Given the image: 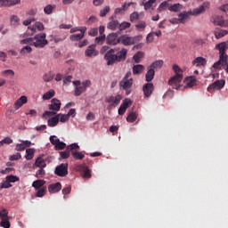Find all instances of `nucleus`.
I'll use <instances>...</instances> for the list:
<instances>
[{
    "label": "nucleus",
    "instance_id": "6e6d98bb",
    "mask_svg": "<svg viewBox=\"0 0 228 228\" xmlns=\"http://www.w3.org/2000/svg\"><path fill=\"white\" fill-rule=\"evenodd\" d=\"M67 147V144L63 142H58V143L55 145L56 151H63Z\"/></svg>",
    "mask_w": 228,
    "mask_h": 228
},
{
    "label": "nucleus",
    "instance_id": "4d7b16f0",
    "mask_svg": "<svg viewBox=\"0 0 228 228\" xmlns=\"http://www.w3.org/2000/svg\"><path fill=\"white\" fill-rule=\"evenodd\" d=\"M20 44H21L22 45H33V38L28 37V38L22 39L20 41Z\"/></svg>",
    "mask_w": 228,
    "mask_h": 228
},
{
    "label": "nucleus",
    "instance_id": "c9c22d12",
    "mask_svg": "<svg viewBox=\"0 0 228 228\" xmlns=\"http://www.w3.org/2000/svg\"><path fill=\"white\" fill-rule=\"evenodd\" d=\"M71 156L74 158V159H84L85 153L83 151H71Z\"/></svg>",
    "mask_w": 228,
    "mask_h": 228
},
{
    "label": "nucleus",
    "instance_id": "f704fd0d",
    "mask_svg": "<svg viewBox=\"0 0 228 228\" xmlns=\"http://www.w3.org/2000/svg\"><path fill=\"white\" fill-rule=\"evenodd\" d=\"M216 38H224L225 35H228V30L225 29H218L214 32Z\"/></svg>",
    "mask_w": 228,
    "mask_h": 228
},
{
    "label": "nucleus",
    "instance_id": "dca6fc26",
    "mask_svg": "<svg viewBox=\"0 0 228 228\" xmlns=\"http://www.w3.org/2000/svg\"><path fill=\"white\" fill-rule=\"evenodd\" d=\"M224 86H225V80H216L208 87V91L211 92V90H222Z\"/></svg>",
    "mask_w": 228,
    "mask_h": 228
},
{
    "label": "nucleus",
    "instance_id": "0eeeda50",
    "mask_svg": "<svg viewBox=\"0 0 228 228\" xmlns=\"http://www.w3.org/2000/svg\"><path fill=\"white\" fill-rule=\"evenodd\" d=\"M228 64V55L227 53L225 54H219V60L218 61L215 62L213 64V69H222V67L223 69H225L226 65Z\"/></svg>",
    "mask_w": 228,
    "mask_h": 228
},
{
    "label": "nucleus",
    "instance_id": "7ed1b4c3",
    "mask_svg": "<svg viewBox=\"0 0 228 228\" xmlns=\"http://www.w3.org/2000/svg\"><path fill=\"white\" fill-rule=\"evenodd\" d=\"M142 38V35L129 37L128 35H122L119 37V44L121 43L123 45H134V44H138Z\"/></svg>",
    "mask_w": 228,
    "mask_h": 228
},
{
    "label": "nucleus",
    "instance_id": "c85d7f7f",
    "mask_svg": "<svg viewBox=\"0 0 228 228\" xmlns=\"http://www.w3.org/2000/svg\"><path fill=\"white\" fill-rule=\"evenodd\" d=\"M28 102V97L21 96L15 102H14V108L15 110H19V108H22L23 104H26Z\"/></svg>",
    "mask_w": 228,
    "mask_h": 228
},
{
    "label": "nucleus",
    "instance_id": "5fc2aeb1",
    "mask_svg": "<svg viewBox=\"0 0 228 228\" xmlns=\"http://www.w3.org/2000/svg\"><path fill=\"white\" fill-rule=\"evenodd\" d=\"M140 19V14L137 12H134L130 14V21L134 22V20H138Z\"/></svg>",
    "mask_w": 228,
    "mask_h": 228
},
{
    "label": "nucleus",
    "instance_id": "052dcab7",
    "mask_svg": "<svg viewBox=\"0 0 228 228\" xmlns=\"http://www.w3.org/2000/svg\"><path fill=\"white\" fill-rule=\"evenodd\" d=\"M20 158H22V155H20V153L18 152L16 154L12 155L9 158V160L10 161H19V159H20Z\"/></svg>",
    "mask_w": 228,
    "mask_h": 228
},
{
    "label": "nucleus",
    "instance_id": "0e129e2a",
    "mask_svg": "<svg viewBox=\"0 0 228 228\" xmlns=\"http://www.w3.org/2000/svg\"><path fill=\"white\" fill-rule=\"evenodd\" d=\"M167 8H169L168 2L165 1L159 4L158 10H159V12H163V10H166Z\"/></svg>",
    "mask_w": 228,
    "mask_h": 228
},
{
    "label": "nucleus",
    "instance_id": "aec40b11",
    "mask_svg": "<svg viewBox=\"0 0 228 228\" xmlns=\"http://www.w3.org/2000/svg\"><path fill=\"white\" fill-rule=\"evenodd\" d=\"M216 51H218L219 55L220 54H227V49H228V42H221L216 45Z\"/></svg>",
    "mask_w": 228,
    "mask_h": 228
},
{
    "label": "nucleus",
    "instance_id": "79ce46f5",
    "mask_svg": "<svg viewBox=\"0 0 228 228\" xmlns=\"http://www.w3.org/2000/svg\"><path fill=\"white\" fill-rule=\"evenodd\" d=\"M129 28H131V23L127 21H123L122 23H119L118 31H124Z\"/></svg>",
    "mask_w": 228,
    "mask_h": 228
},
{
    "label": "nucleus",
    "instance_id": "393cba45",
    "mask_svg": "<svg viewBox=\"0 0 228 228\" xmlns=\"http://www.w3.org/2000/svg\"><path fill=\"white\" fill-rule=\"evenodd\" d=\"M208 61L204 57H197L192 61V65H196V67H206Z\"/></svg>",
    "mask_w": 228,
    "mask_h": 228
},
{
    "label": "nucleus",
    "instance_id": "423d86ee",
    "mask_svg": "<svg viewBox=\"0 0 228 228\" xmlns=\"http://www.w3.org/2000/svg\"><path fill=\"white\" fill-rule=\"evenodd\" d=\"M106 102H108V110H113V108H117L120 104V101H122V95L118 94L116 96H110L106 98Z\"/></svg>",
    "mask_w": 228,
    "mask_h": 228
},
{
    "label": "nucleus",
    "instance_id": "5701e85b",
    "mask_svg": "<svg viewBox=\"0 0 228 228\" xmlns=\"http://www.w3.org/2000/svg\"><path fill=\"white\" fill-rule=\"evenodd\" d=\"M97 54H99V52L95 51V45H89L85 52V55L87 56V58L97 56Z\"/></svg>",
    "mask_w": 228,
    "mask_h": 228
},
{
    "label": "nucleus",
    "instance_id": "7c9ffc66",
    "mask_svg": "<svg viewBox=\"0 0 228 228\" xmlns=\"http://www.w3.org/2000/svg\"><path fill=\"white\" fill-rule=\"evenodd\" d=\"M155 74H156V71H154V69L150 67L145 75L147 83H151V81L154 79Z\"/></svg>",
    "mask_w": 228,
    "mask_h": 228
},
{
    "label": "nucleus",
    "instance_id": "72a5a7b5",
    "mask_svg": "<svg viewBox=\"0 0 228 228\" xmlns=\"http://www.w3.org/2000/svg\"><path fill=\"white\" fill-rule=\"evenodd\" d=\"M25 158L28 161H31V159L35 158V149L33 148L27 149Z\"/></svg>",
    "mask_w": 228,
    "mask_h": 228
},
{
    "label": "nucleus",
    "instance_id": "e433bc0d",
    "mask_svg": "<svg viewBox=\"0 0 228 228\" xmlns=\"http://www.w3.org/2000/svg\"><path fill=\"white\" fill-rule=\"evenodd\" d=\"M156 3V0H149L146 3L142 2L141 6H144V10H151L152 8V4Z\"/></svg>",
    "mask_w": 228,
    "mask_h": 228
},
{
    "label": "nucleus",
    "instance_id": "09e8293b",
    "mask_svg": "<svg viewBox=\"0 0 228 228\" xmlns=\"http://www.w3.org/2000/svg\"><path fill=\"white\" fill-rule=\"evenodd\" d=\"M173 70L175 73V76L177 75L183 76V69H181V67H179V65L177 64L173 65Z\"/></svg>",
    "mask_w": 228,
    "mask_h": 228
},
{
    "label": "nucleus",
    "instance_id": "2f4dec72",
    "mask_svg": "<svg viewBox=\"0 0 228 228\" xmlns=\"http://www.w3.org/2000/svg\"><path fill=\"white\" fill-rule=\"evenodd\" d=\"M144 69H145V67H143V65H142V64L134 65L133 74L134 76H136L138 74H142L143 72Z\"/></svg>",
    "mask_w": 228,
    "mask_h": 228
},
{
    "label": "nucleus",
    "instance_id": "58836bf2",
    "mask_svg": "<svg viewBox=\"0 0 228 228\" xmlns=\"http://www.w3.org/2000/svg\"><path fill=\"white\" fill-rule=\"evenodd\" d=\"M10 217H4L0 222V227L10 228Z\"/></svg>",
    "mask_w": 228,
    "mask_h": 228
},
{
    "label": "nucleus",
    "instance_id": "37998d69",
    "mask_svg": "<svg viewBox=\"0 0 228 228\" xmlns=\"http://www.w3.org/2000/svg\"><path fill=\"white\" fill-rule=\"evenodd\" d=\"M183 8V5L181 4H175L173 5H170L168 7L169 12H179Z\"/></svg>",
    "mask_w": 228,
    "mask_h": 228
},
{
    "label": "nucleus",
    "instance_id": "6e6552de",
    "mask_svg": "<svg viewBox=\"0 0 228 228\" xmlns=\"http://www.w3.org/2000/svg\"><path fill=\"white\" fill-rule=\"evenodd\" d=\"M183 75H175L168 80L169 86H172L174 90H179L181 88L179 83L183 81Z\"/></svg>",
    "mask_w": 228,
    "mask_h": 228
},
{
    "label": "nucleus",
    "instance_id": "4be33fe9",
    "mask_svg": "<svg viewBox=\"0 0 228 228\" xmlns=\"http://www.w3.org/2000/svg\"><path fill=\"white\" fill-rule=\"evenodd\" d=\"M185 88H193L197 86V78L195 77H187L184 79Z\"/></svg>",
    "mask_w": 228,
    "mask_h": 228
},
{
    "label": "nucleus",
    "instance_id": "49530a36",
    "mask_svg": "<svg viewBox=\"0 0 228 228\" xmlns=\"http://www.w3.org/2000/svg\"><path fill=\"white\" fill-rule=\"evenodd\" d=\"M44 81H45V83H49L50 81H53V79H54V74L53 73H46L44 77H43Z\"/></svg>",
    "mask_w": 228,
    "mask_h": 228
},
{
    "label": "nucleus",
    "instance_id": "20e7f679",
    "mask_svg": "<svg viewBox=\"0 0 228 228\" xmlns=\"http://www.w3.org/2000/svg\"><path fill=\"white\" fill-rule=\"evenodd\" d=\"M46 37H47V35L45 33H40V34L36 35L32 38V45L34 47H38L39 49L45 47V45H47V44H49L47 39H45Z\"/></svg>",
    "mask_w": 228,
    "mask_h": 228
},
{
    "label": "nucleus",
    "instance_id": "8fccbe9b",
    "mask_svg": "<svg viewBox=\"0 0 228 228\" xmlns=\"http://www.w3.org/2000/svg\"><path fill=\"white\" fill-rule=\"evenodd\" d=\"M67 151L72 152V151H79V145L77 143H72L67 146Z\"/></svg>",
    "mask_w": 228,
    "mask_h": 228
},
{
    "label": "nucleus",
    "instance_id": "864d4df0",
    "mask_svg": "<svg viewBox=\"0 0 228 228\" xmlns=\"http://www.w3.org/2000/svg\"><path fill=\"white\" fill-rule=\"evenodd\" d=\"M31 51H33V49L31 48V46L29 45H27V46H24L21 50H20V53L21 54H29V53H31Z\"/></svg>",
    "mask_w": 228,
    "mask_h": 228
},
{
    "label": "nucleus",
    "instance_id": "ddd939ff",
    "mask_svg": "<svg viewBox=\"0 0 228 228\" xmlns=\"http://www.w3.org/2000/svg\"><path fill=\"white\" fill-rule=\"evenodd\" d=\"M37 29H38V31H44V23L37 21L34 26L28 27L27 35H35Z\"/></svg>",
    "mask_w": 228,
    "mask_h": 228
},
{
    "label": "nucleus",
    "instance_id": "1a4fd4ad",
    "mask_svg": "<svg viewBox=\"0 0 228 228\" xmlns=\"http://www.w3.org/2000/svg\"><path fill=\"white\" fill-rule=\"evenodd\" d=\"M119 86L125 90L126 95H129L131 94V88L133 87V78H129V80L122 79L119 82Z\"/></svg>",
    "mask_w": 228,
    "mask_h": 228
},
{
    "label": "nucleus",
    "instance_id": "f03ea898",
    "mask_svg": "<svg viewBox=\"0 0 228 228\" xmlns=\"http://www.w3.org/2000/svg\"><path fill=\"white\" fill-rule=\"evenodd\" d=\"M49 110H45L43 114V118H47V117H53L56 115V111H60L61 109V102L60 100L53 98L51 100V103L48 105Z\"/></svg>",
    "mask_w": 228,
    "mask_h": 228
},
{
    "label": "nucleus",
    "instance_id": "a19ab883",
    "mask_svg": "<svg viewBox=\"0 0 228 228\" xmlns=\"http://www.w3.org/2000/svg\"><path fill=\"white\" fill-rule=\"evenodd\" d=\"M36 197L42 198L45 195V191H47V187H42L41 189L36 190Z\"/></svg>",
    "mask_w": 228,
    "mask_h": 228
},
{
    "label": "nucleus",
    "instance_id": "69168bd1",
    "mask_svg": "<svg viewBox=\"0 0 228 228\" xmlns=\"http://www.w3.org/2000/svg\"><path fill=\"white\" fill-rule=\"evenodd\" d=\"M50 142L52 145H54L56 147V145H58V142H60V139L56 138V135H51Z\"/></svg>",
    "mask_w": 228,
    "mask_h": 228
},
{
    "label": "nucleus",
    "instance_id": "13d9d810",
    "mask_svg": "<svg viewBox=\"0 0 228 228\" xmlns=\"http://www.w3.org/2000/svg\"><path fill=\"white\" fill-rule=\"evenodd\" d=\"M108 13H110V6H105L100 11V17H106Z\"/></svg>",
    "mask_w": 228,
    "mask_h": 228
},
{
    "label": "nucleus",
    "instance_id": "bb28decb",
    "mask_svg": "<svg viewBox=\"0 0 228 228\" xmlns=\"http://www.w3.org/2000/svg\"><path fill=\"white\" fill-rule=\"evenodd\" d=\"M119 22L118 20H111L110 21L108 22L107 24V28L110 29L111 31H117L119 28Z\"/></svg>",
    "mask_w": 228,
    "mask_h": 228
},
{
    "label": "nucleus",
    "instance_id": "680f3d73",
    "mask_svg": "<svg viewBox=\"0 0 228 228\" xmlns=\"http://www.w3.org/2000/svg\"><path fill=\"white\" fill-rule=\"evenodd\" d=\"M104 40H106V35H100L99 37H95L96 44L102 45Z\"/></svg>",
    "mask_w": 228,
    "mask_h": 228
},
{
    "label": "nucleus",
    "instance_id": "4c0bfd02",
    "mask_svg": "<svg viewBox=\"0 0 228 228\" xmlns=\"http://www.w3.org/2000/svg\"><path fill=\"white\" fill-rule=\"evenodd\" d=\"M136 118H138V114L136 112H131L126 118V122L133 124V122L136 121Z\"/></svg>",
    "mask_w": 228,
    "mask_h": 228
},
{
    "label": "nucleus",
    "instance_id": "a878e982",
    "mask_svg": "<svg viewBox=\"0 0 228 228\" xmlns=\"http://www.w3.org/2000/svg\"><path fill=\"white\" fill-rule=\"evenodd\" d=\"M61 114H57L55 117H53L52 118L48 119L47 125L49 127H56L58 124H60V116Z\"/></svg>",
    "mask_w": 228,
    "mask_h": 228
},
{
    "label": "nucleus",
    "instance_id": "e2e57ef3",
    "mask_svg": "<svg viewBox=\"0 0 228 228\" xmlns=\"http://www.w3.org/2000/svg\"><path fill=\"white\" fill-rule=\"evenodd\" d=\"M60 156L62 159H67V158H69L70 156V151L69 150H67L65 151H61L60 152Z\"/></svg>",
    "mask_w": 228,
    "mask_h": 228
},
{
    "label": "nucleus",
    "instance_id": "473e14b6",
    "mask_svg": "<svg viewBox=\"0 0 228 228\" xmlns=\"http://www.w3.org/2000/svg\"><path fill=\"white\" fill-rule=\"evenodd\" d=\"M35 165L38 168H45L47 167V164H45V160L42 159V157H39L36 159Z\"/></svg>",
    "mask_w": 228,
    "mask_h": 228
},
{
    "label": "nucleus",
    "instance_id": "f3484780",
    "mask_svg": "<svg viewBox=\"0 0 228 228\" xmlns=\"http://www.w3.org/2000/svg\"><path fill=\"white\" fill-rule=\"evenodd\" d=\"M142 91L144 97H151V95H152V92H154V84L149 82L144 84L142 86Z\"/></svg>",
    "mask_w": 228,
    "mask_h": 228
},
{
    "label": "nucleus",
    "instance_id": "f257e3e1",
    "mask_svg": "<svg viewBox=\"0 0 228 228\" xmlns=\"http://www.w3.org/2000/svg\"><path fill=\"white\" fill-rule=\"evenodd\" d=\"M127 58V49L122 48L118 51V48H113L109 50L105 55L104 60L107 61V65H115V63H120V61H126Z\"/></svg>",
    "mask_w": 228,
    "mask_h": 228
},
{
    "label": "nucleus",
    "instance_id": "603ef678",
    "mask_svg": "<svg viewBox=\"0 0 228 228\" xmlns=\"http://www.w3.org/2000/svg\"><path fill=\"white\" fill-rule=\"evenodd\" d=\"M6 180L9 181L10 183H17L20 181V178L18 176L10 175L6 176Z\"/></svg>",
    "mask_w": 228,
    "mask_h": 228
},
{
    "label": "nucleus",
    "instance_id": "bf43d9fd",
    "mask_svg": "<svg viewBox=\"0 0 228 228\" xmlns=\"http://www.w3.org/2000/svg\"><path fill=\"white\" fill-rule=\"evenodd\" d=\"M45 175V170H44V167H39V169L36 173V177L40 178L44 177Z\"/></svg>",
    "mask_w": 228,
    "mask_h": 228
},
{
    "label": "nucleus",
    "instance_id": "c756f323",
    "mask_svg": "<svg viewBox=\"0 0 228 228\" xmlns=\"http://www.w3.org/2000/svg\"><path fill=\"white\" fill-rule=\"evenodd\" d=\"M45 180H36L32 183V187L35 190H41V188H46L45 186Z\"/></svg>",
    "mask_w": 228,
    "mask_h": 228
},
{
    "label": "nucleus",
    "instance_id": "a18cd8bd",
    "mask_svg": "<svg viewBox=\"0 0 228 228\" xmlns=\"http://www.w3.org/2000/svg\"><path fill=\"white\" fill-rule=\"evenodd\" d=\"M142 58H143L142 52H138L134 55L133 60L134 61L135 63H140V60Z\"/></svg>",
    "mask_w": 228,
    "mask_h": 228
},
{
    "label": "nucleus",
    "instance_id": "c03bdc74",
    "mask_svg": "<svg viewBox=\"0 0 228 228\" xmlns=\"http://www.w3.org/2000/svg\"><path fill=\"white\" fill-rule=\"evenodd\" d=\"M161 67H163V61L159 60V61H155L153 63H151V65L150 66V68L151 69H161Z\"/></svg>",
    "mask_w": 228,
    "mask_h": 228
},
{
    "label": "nucleus",
    "instance_id": "4468645a",
    "mask_svg": "<svg viewBox=\"0 0 228 228\" xmlns=\"http://www.w3.org/2000/svg\"><path fill=\"white\" fill-rule=\"evenodd\" d=\"M106 40L109 45H117V44H120V37H118V34L117 33H110L107 36Z\"/></svg>",
    "mask_w": 228,
    "mask_h": 228
},
{
    "label": "nucleus",
    "instance_id": "338daca9",
    "mask_svg": "<svg viewBox=\"0 0 228 228\" xmlns=\"http://www.w3.org/2000/svg\"><path fill=\"white\" fill-rule=\"evenodd\" d=\"M92 86V81H90L89 79H87V80H85V81H83L82 82V86H83V88L84 89H87V88H89V86Z\"/></svg>",
    "mask_w": 228,
    "mask_h": 228
},
{
    "label": "nucleus",
    "instance_id": "412c9836",
    "mask_svg": "<svg viewBox=\"0 0 228 228\" xmlns=\"http://www.w3.org/2000/svg\"><path fill=\"white\" fill-rule=\"evenodd\" d=\"M129 104H131V99L129 98L125 99L118 109V115H124L127 108H129Z\"/></svg>",
    "mask_w": 228,
    "mask_h": 228
},
{
    "label": "nucleus",
    "instance_id": "9b49d317",
    "mask_svg": "<svg viewBox=\"0 0 228 228\" xmlns=\"http://www.w3.org/2000/svg\"><path fill=\"white\" fill-rule=\"evenodd\" d=\"M177 18H172L169 20L170 24H184L186 22V20L188 19V12H183L180 14H178Z\"/></svg>",
    "mask_w": 228,
    "mask_h": 228
},
{
    "label": "nucleus",
    "instance_id": "cd10ccee",
    "mask_svg": "<svg viewBox=\"0 0 228 228\" xmlns=\"http://www.w3.org/2000/svg\"><path fill=\"white\" fill-rule=\"evenodd\" d=\"M19 3H20V0H2V8L15 6V4H19Z\"/></svg>",
    "mask_w": 228,
    "mask_h": 228
},
{
    "label": "nucleus",
    "instance_id": "ea45409f",
    "mask_svg": "<svg viewBox=\"0 0 228 228\" xmlns=\"http://www.w3.org/2000/svg\"><path fill=\"white\" fill-rule=\"evenodd\" d=\"M54 90L51 89L50 91L46 92L44 95H43V99L44 101H49V99H52V97H54Z\"/></svg>",
    "mask_w": 228,
    "mask_h": 228
},
{
    "label": "nucleus",
    "instance_id": "a211bd4d",
    "mask_svg": "<svg viewBox=\"0 0 228 228\" xmlns=\"http://www.w3.org/2000/svg\"><path fill=\"white\" fill-rule=\"evenodd\" d=\"M73 85L74 86H76L75 93H74L75 97H79L81 94H85V92H86V90L83 88V86H81V81L79 80L73 81Z\"/></svg>",
    "mask_w": 228,
    "mask_h": 228
},
{
    "label": "nucleus",
    "instance_id": "6ab92c4d",
    "mask_svg": "<svg viewBox=\"0 0 228 228\" xmlns=\"http://www.w3.org/2000/svg\"><path fill=\"white\" fill-rule=\"evenodd\" d=\"M85 33H86V27H82V32L79 34H73L69 37L71 42H79L82 38H85Z\"/></svg>",
    "mask_w": 228,
    "mask_h": 228
},
{
    "label": "nucleus",
    "instance_id": "f8f14e48",
    "mask_svg": "<svg viewBox=\"0 0 228 228\" xmlns=\"http://www.w3.org/2000/svg\"><path fill=\"white\" fill-rule=\"evenodd\" d=\"M210 20L212 24H215V26H220L221 28H225L228 26L227 22H225V20H224V16L214 15Z\"/></svg>",
    "mask_w": 228,
    "mask_h": 228
},
{
    "label": "nucleus",
    "instance_id": "2eb2a0df",
    "mask_svg": "<svg viewBox=\"0 0 228 228\" xmlns=\"http://www.w3.org/2000/svg\"><path fill=\"white\" fill-rule=\"evenodd\" d=\"M77 170L83 174V177H85L86 179H90V177H92V170H90L88 167L85 165L77 166Z\"/></svg>",
    "mask_w": 228,
    "mask_h": 228
},
{
    "label": "nucleus",
    "instance_id": "3c124183",
    "mask_svg": "<svg viewBox=\"0 0 228 228\" xmlns=\"http://www.w3.org/2000/svg\"><path fill=\"white\" fill-rule=\"evenodd\" d=\"M53 10H54V6H52L51 4H48L44 8V12L46 15H51Z\"/></svg>",
    "mask_w": 228,
    "mask_h": 228
},
{
    "label": "nucleus",
    "instance_id": "de8ad7c7",
    "mask_svg": "<svg viewBox=\"0 0 228 228\" xmlns=\"http://www.w3.org/2000/svg\"><path fill=\"white\" fill-rule=\"evenodd\" d=\"M131 4H133V2H130V3H125L124 5L122 6V9L120 8H117L116 9V13H120L123 11H126L127 10V8H129V6H131Z\"/></svg>",
    "mask_w": 228,
    "mask_h": 228
},
{
    "label": "nucleus",
    "instance_id": "b1692460",
    "mask_svg": "<svg viewBox=\"0 0 228 228\" xmlns=\"http://www.w3.org/2000/svg\"><path fill=\"white\" fill-rule=\"evenodd\" d=\"M61 190V183L57 182L55 183H51L48 186L49 193H58Z\"/></svg>",
    "mask_w": 228,
    "mask_h": 228
},
{
    "label": "nucleus",
    "instance_id": "9d476101",
    "mask_svg": "<svg viewBox=\"0 0 228 228\" xmlns=\"http://www.w3.org/2000/svg\"><path fill=\"white\" fill-rule=\"evenodd\" d=\"M206 8H209V2H205L201 6L197 7L192 11L186 12V13H188V18L190 17V15H200L202 12L206 11Z\"/></svg>",
    "mask_w": 228,
    "mask_h": 228
},
{
    "label": "nucleus",
    "instance_id": "774afa93",
    "mask_svg": "<svg viewBox=\"0 0 228 228\" xmlns=\"http://www.w3.org/2000/svg\"><path fill=\"white\" fill-rule=\"evenodd\" d=\"M1 190L4 189V188H12V183H10V182L6 179V181H4L2 185L0 186Z\"/></svg>",
    "mask_w": 228,
    "mask_h": 228
},
{
    "label": "nucleus",
    "instance_id": "39448f33",
    "mask_svg": "<svg viewBox=\"0 0 228 228\" xmlns=\"http://www.w3.org/2000/svg\"><path fill=\"white\" fill-rule=\"evenodd\" d=\"M54 174L58 177H67L69 175V163H62L57 166Z\"/></svg>",
    "mask_w": 228,
    "mask_h": 228
}]
</instances>
